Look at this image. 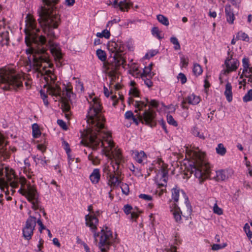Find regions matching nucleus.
Listing matches in <instances>:
<instances>
[{
  "mask_svg": "<svg viewBox=\"0 0 252 252\" xmlns=\"http://www.w3.org/2000/svg\"><path fill=\"white\" fill-rule=\"evenodd\" d=\"M216 178L218 181H224L226 179L227 177L224 171L220 170L216 172Z\"/></svg>",
  "mask_w": 252,
  "mask_h": 252,
  "instance_id": "35",
  "label": "nucleus"
},
{
  "mask_svg": "<svg viewBox=\"0 0 252 252\" xmlns=\"http://www.w3.org/2000/svg\"><path fill=\"white\" fill-rule=\"evenodd\" d=\"M228 57L225 61V64L226 67V71L230 72L235 71L239 65V62L236 59H233V55L230 54V49L228 51Z\"/></svg>",
  "mask_w": 252,
  "mask_h": 252,
  "instance_id": "15",
  "label": "nucleus"
},
{
  "mask_svg": "<svg viewBox=\"0 0 252 252\" xmlns=\"http://www.w3.org/2000/svg\"><path fill=\"white\" fill-rule=\"evenodd\" d=\"M47 50L46 47L29 49V53L32 55L26 61V65L29 66V70L32 68L41 76H46L44 77L46 82L44 88H47V92L49 94L55 95L60 94L61 89L57 85L53 86L50 84L54 83L57 78L52 70H46L47 67L52 68L53 66V64L50 62Z\"/></svg>",
  "mask_w": 252,
  "mask_h": 252,
  "instance_id": "2",
  "label": "nucleus"
},
{
  "mask_svg": "<svg viewBox=\"0 0 252 252\" xmlns=\"http://www.w3.org/2000/svg\"><path fill=\"white\" fill-rule=\"evenodd\" d=\"M112 4L115 8L119 7L121 11H123V9L122 7V2L120 1L118 3L117 0H113L110 1L109 4Z\"/></svg>",
  "mask_w": 252,
  "mask_h": 252,
  "instance_id": "47",
  "label": "nucleus"
},
{
  "mask_svg": "<svg viewBox=\"0 0 252 252\" xmlns=\"http://www.w3.org/2000/svg\"><path fill=\"white\" fill-rule=\"evenodd\" d=\"M36 224V218L34 217L31 216L27 220L25 226L22 229L23 236L25 239L29 240L32 238Z\"/></svg>",
  "mask_w": 252,
  "mask_h": 252,
  "instance_id": "10",
  "label": "nucleus"
},
{
  "mask_svg": "<svg viewBox=\"0 0 252 252\" xmlns=\"http://www.w3.org/2000/svg\"><path fill=\"white\" fill-rule=\"evenodd\" d=\"M146 158V154L143 151L140 152H135V159L139 163H141L143 162V158Z\"/></svg>",
  "mask_w": 252,
  "mask_h": 252,
  "instance_id": "26",
  "label": "nucleus"
},
{
  "mask_svg": "<svg viewBox=\"0 0 252 252\" xmlns=\"http://www.w3.org/2000/svg\"><path fill=\"white\" fill-rule=\"evenodd\" d=\"M242 65L243 70L242 74L240 76V78H242L244 76V74L248 72V68L250 67L249 59L248 58H244L242 60Z\"/></svg>",
  "mask_w": 252,
  "mask_h": 252,
  "instance_id": "25",
  "label": "nucleus"
},
{
  "mask_svg": "<svg viewBox=\"0 0 252 252\" xmlns=\"http://www.w3.org/2000/svg\"><path fill=\"white\" fill-rule=\"evenodd\" d=\"M58 124L64 130H66L67 127L66 123L62 120H58Z\"/></svg>",
  "mask_w": 252,
  "mask_h": 252,
  "instance_id": "57",
  "label": "nucleus"
},
{
  "mask_svg": "<svg viewBox=\"0 0 252 252\" xmlns=\"http://www.w3.org/2000/svg\"><path fill=\"white\" fill-rule=\"evenodd\" d=\"M137 115V118H136L135 116H134L131 119L133 123L136 125H138L139 122L141 121L143 124L145 123L151 127L156 126V113L155 111L149 109L146 110L142 115L138 113Z\"/></svg>",
  "mask_w": 252,
  "mask_h": 252,
  "instance_id": "9",
  "label": "nucleus"
},
{
  "mask_svg": "<svg viewBox=\"0 0 252 252\" xmlns=\"http://www.w3.org/2000/svg\"><path fill=\"white\" fill-rule=\"evenodd\" d=\"M36 222L39 225V231H40V232H41L42 229H45V226L43 225L42 221L40 219H38L37 221L36 220Z\"/></svg>",
  "mask_w": 252,
  "mask_h": 252,
  "instance_id": "61",
  "label": "nucleus"
},
{
  "mask_svg": "<svg viewBox=\"0 0 252 252\" xmlns=\"http://www.w3.org/2000/svg\"><path fill=\"white\" fill-rule=\"evenodd\" d=\"M234 6L239 7V4L241 3V0H227Z\"/></svg>",
  "mask_w": 252,
  "mask_h": 252,
  "instance_id": "60",
  "label": "nucleus"
},
{
  "mask_svg": "<svg viewBox=\"0 0 252 252\" xmlns=\"http://www.w3.org/2000/svg\"><path fill=\"white\" fill-rule=\"evenodd\" d=\"M28 189L26 190V197L28 201L32 204V208L36 209V203L37 202V194L35 188L31 186V185H28Z\"/></svg>",
  "mask_w": 252,
  "mask_h": 252,
  "instance_id": "14",
  "label": "nucleus"
},
{
  "mask_svg": "<svg viewBox=\"0 0 252 252\" xmlns=\"http://www.w3.org/2000/svg\"><path fill=\"white\" fill-rule=\"evenodd\" d=\"M236 39L237 40H239L241 39L242 40L249 42V37L248 35L244 32H239L237 33L236 37Z\"/></svg>",
  "mask_w": 252,
  "mask_h": 252,
  "instance_id": "29",
  "label": "nucleus"
},
{
  "mask_svg": "<svg viewBox=\"0 0 252 252\" xmlns=\"http://www.w3.org/2000/svg\"><path fill=\"white\" fill-rule=\"evenodd\" d=\"M123 48L124 47L121 46V43L120 42H112L108 45V49L111 52V57L113 56L114 59L123 58L122 54Z\"/></svg>",
  "mask_w": 252,
  "mask_h": 252,
  "instance_id": "13",
  "label": "nucleus"
},
{
  "mask_svg": "<svg viewBox=\"0 0 252 252\" xmlns=\"http://www.w3.org/2000/svg\"><path fill=\"white\" fill-rule=\"evenodd\" d=\"M224 94L226 99L228 102H231L232 100V86L230 83L227 82L225 85V90Z\"/></svg>",
  "mask_w": 252,
  "mask_h": 252,
  "instance_id": "23",
  "label": "nucleus"
},
{
  "mask_svg": "<svg viewBox=\"0 0 252 252\" xmlns=\"http://www.w3.org/2000/svg\"><path fill=\"white\" fill-rule=\"evenodd\" d=\"M96 55L98 58L102 62H104L106 59V54L104 51L101 49L96 50Z\"/></svg>",
  "mask_w": 252,
  "mask_h": 252,
  "instance_id": "33",
  "label": "nucleus"
},
{
  "mask_svg": "<svg viewBox=\"0 0 252 252\" xmlns=\"http://www.w3.org/2000/svg\"><path fill=\"white\" fill-rule=\"evenodd\" d=\"M62 145L63 146L64 149L66 151V152L70 153V149L69 148V144L66 141H65L63 139L62 140Z\"/></svg>",
  "mask_w": 252,
  "mask_h": 252,
  "instance_id": "55",
  "label": "nucleus"
},
{
  "mask_svg": "<svg viewBox=\"0 0 252 252\" xmlns=\"http://www.w3.org/2000/svg\"><path fill=\"white\" fill-rule=\"evenodd\" d=\"M68 165L71 170L73 169H77L79 167L77 161H75V159L71 160L69 159L68 162Z\"/></svg>",
  "mask_w": 252,
  "mask_h": 252,
  "instance_id": "49",
  "label": "nucleus"
},
{
  "mask_svg": "<svg viewBox=\"0 0 252 252\" xmlns=\"http://www.w3.org/2000/svg\"><path fill=\"white\" fill-rule=\"evenodd\" d=\"M86 225L90 227L94 233L95 243H97V237L100 236L97 246L101 252H107L114 242V238L111 231L106 227L105 230L101 229L100 232L97 233V225L98 223V219L94 215L88 214L85 216Z\"/></svg>",
  "mask_w": 252,
  "mask_h": 252,
  "instance_id": "3",
  "label": "nucleus"
},
{
  "mask_svg": "<svg viewBox=\"0 0 252 252\" xmlns=\"http://www.w3.org/2000/svg\"><path fill=\"white\" fill-rule=\"evenodd\" d=\"M113 60L114 62L108 63L106 67L108 76L112 78L115 77L117 70L119 67L126 63V60L124 58H113Z\"/></svg>",
  "mask_w": 252,
  "mask_h": 252,
  "instance_id": "12",
  "label": "nucleus"
},
{
  "mask_svg": "<svg viewBox=\"0 0 252 252\" xmlns=\"http://www.w3.org/2000/svg\"><path fill=\"white\" fill-rule=\"evenodd\" d=\"M88 123L90 124L89 126L92 125V127L88 128L83 134L84 139L81 141V143L95 151L103 146V139L108 138L111 136V134L106 131L104 126L103 128L98 130L94 124L90 122Z\"/></svg>",
  "mask_w": 252,
  "mask_h": 252,
  "instance_id": "4",
  "label": "nucleus"
},
{
  "mask_svg": "<svg viewBox=\"0 0 252 252\" xmlns=\"http://www.w3.org/2000/svg\"><path fill=\"white\" fill-rule=\"evenodd\" d=\"M93 103L91 104L88 112L87 118L88 123H91L96 126L98 130L104 127L105 119L101 114L102 107L99 100L94 97L92 100Z\"/></svg>",
  "mask_w": 252,
  "mask_h": 252,
  "instance_id": "6",
  "label": "nucleus"
},
{
  "mask_svg": "<svg viewBox=\"0 0 252 252\" xmlns=\"http://www.w3.org/2000/svg\"><path fill=\"white\" fill-rule=\"evenodd\" d=\"M129 94L132 95L134 97H138L139 92L136 88H131L129 92Z\"/></svg>",
  "mask_w": 252,
  "mask_h": 252,
  "instance_id": "51",
  "label": "nucleus"
},
{
  "mask_svg": "<svg viewBox=\"0 0 252 252\" xmlns=\"http://www.w3.org/2000/svg\"><path fill=\"white\" fill-rule=\"evenodd\" d=\"M6 145L3 137L0 133V160H4L9 157L8 152L5 148Z\"/></svg>",
  "mask_w": 252,
  "mask_h": 252,
  "instance_id": "17",
  "label": "nucleus"
},
{
  "mask_svg": "<svg viewBox=\"0 0 252 252\" xmlns=\"http://www.w3.org/2000/svg\"><path fill=\"white\" fill-rule=\"evenodd\" d=\"M191 175L198 179L199 182L202 183L205 179L209 178L210 175V167L208 163L199 158L189 164L188 169Z\"/></svg>",
  "mask_w": 252,
  "mask_h": 252,
  "instance_id": "8",
  "label": "nucleus"
},
{
  "mask_svg": "<svg viewBox=\"0 0 252 252\" xmlns=\"http://www.w3.org/2000/svg\"><path fill=\"white\" fill-rule=\"evenodd\" d=\"M110 35L111 34L109 31H108L107 30H104L101 32H97L96 33V36L98 37H104L106 39H109L110 38Z\"/></svg>",
  "mask_w": 252,
  "mask_h": 252,
  "instance_id": "36",
  "label": "nucleus"
},
{
  "mask_svg": "<svg viewBox=\"0 0 252 252\" xmlns=\"http://www.w3.org/2000/svg\"><path fill=\"white\" fill-rule=\"evenodd\" d=\"M192 134L195 136L199 137L200 138L204 139L205 136H204L203 133H200L198 131V128L197 127H193L192 130Z\"/></svg>",
  "mask_w": 252,
  "mask_h": 252,
  "instance_id": "46",
  "label": "nucleus"
},
{
  "mask_svg": "<svg viewBox=\"0 0 252 252\" xmlns=\"http://www.w3.org/2000/svg\"><path fill=\"white\" fill-rule=\"evenodd\" d=\"M225 14L227 22L231 24H233L235 17L230 4H227L225 6Z\"/></svg>",
  "mask_w": 252,
  "mask_h": 252,
  "instance_id": "20",
  "label": "nucleus"
},
{
  "mask_svg": "<svg viewBox=\"0 0 252 252\" xmlns=\"http://www.w3.org/2000/svg\"><path fill=\"white\" fill-rule=\"evenodd\" d=\"M100 178L99 170L98 169H94L92 174L90 176V179L93 184L97 183Z\"/></svg>",
  "mask_w": 252,
  "mask_h": 252,
  "instance_id": "22",
  "label": "nucleus"
},
{
  "mask_svg": "<svg viewBox=\"0 0 252 252\" xmlns=\"http://www.w3.org/2000/svg\"><path fill=\"white\" fill-rule=\"evenodd\" d=\"M160 32H161L159 31L158 27H154L152 29V34L156 36L159 39H161L163 38V36H161L160 35Z\"/></svg>",
  "mask_w": 252,
  "mask_h": 252,
  "instance_id": "41",
  "label": "nucleus"
},
{
  "mask_svg": "<svg viewBox=\"0 0 252 252\" xmlns=\"http://www.w3.org/2000/svg\"><path fill=\"white\" fill-rule=\"evenodd\" d=\"M120 2H122V7L123 9V11H124L125 9L127 11L129 7L132 5V3L130 0H123L120 1Z\"/></svg>",
  "mask_w": 252,
  "mask_h": 252,
  "instance_id": "37",
  "label": "nucleus"
},
{
  "mask_svg": "<svg viewBox=\"0 0 252 252\" xmlns=\"http://www.w3.org/2000/svg\"><path fill=\"white\" fill-rule=\"evenodd\" d=\"M114 158L115 159V164L117 165L116 170H118L119 168V165L121 161L122 160V156L121 153L119 151H116L115 154L114 155Z\"/></svg>",
  "mask_w": 252,
  "mask_h": 252,
  "instance_id": "31",
  "label": "nucleus"
},
{
  "mask_svg": "<svg viewBox=\"0 0 252 252\" xmlns=\"http://www.w3.org/2000/svg\"><path fill=\"white\" fill-rule=\"evenodd\" d=\"M114 172L117 171L114 165H112ZM119 172H117L115 174H110L109 175V179L108 183V187L110 186L111 188L114 189V187L118 186L121 184V181L118 178Z\"/></svg>",
  "mask_w": 252,
  "mask_h": 252,
  "instance_id": "18",
  "label": "nucleus"
},
{
  "mask_svg": "<svg viewBox=\"0 0 252 252\" xmlns=\"http://www.w3.org/2000/svg\"><path fill=\"white\" fill-rule=\"evenodd\" d=\"M147 105V104L145 103L144 101L136 100L135 101L134 106L136 108V109L134 111V112L135 113H138V111H141L142 110L143 107H146Z\"/></svg>",
  "mask_w": 252,
  "mask_h": 252,
  "instance_id": "28",
  "label": "nucleus"
},
{
  "mask_svg": "<svg viewBox=\"0 0 252 252\" xmlns=\"http://www.w3.org/2000/svg\"><path fill=\"white\" fill-rule=\"evenodd\" d=\"M181 63L182 67H186L188 65V59H186L184 57L181 58Z\"/></svg>",
  "mask_w": 252,
  "mask_h": 252,
  "instance_id": "59",
  "label": "nucleus"
},
{
  "mask_svg": "<svg viewBox=\"0 0 252 252\" xmlns=\"http://www.w3.org/2000/svg\"><path fill=\"white\" fill-rule=\"evenodd\" d=\"M59 1L60 0H43L45 5L41 7L38 11V23L43 32L49 38L48 43L46 37L39 34L40 30L36 28V21L30 14L26 16V28L24 30L26 34L25 41L27 44L28 45V40H29L30 42L38 45H46V47H49L58 66L62 65L63 54L59 45L53 42V40L57 38L56 32L61 22L60 15L55 6Z\"/></svg>",
  "mask_w": 252,
  "mask_h": 252,
  "instance_id": "1",
  "label": "nucleus"
},
{
  "mask_svg": "<svg viewBox=\"0 0 252 252\" xmlns=\"http://www.w3.org/2000/svg\"><path fill=\"white\" fill-rule=\"evenodd\" d=\"M141 78H142V80L144 81L145 84L148 88H150L153 86V82L151 81L150 79L148 78L147 77H146V76H145L143 75L142 76V77Z\"/></svg>",
  "mask_w": 252,
  "mask_h": 252,
  "instance_id": "48",
  "label": "nucleus"
},
{
  "mask_svg": "<svg viewBox=\"0 0 252 252\" xmlns=\"http://www.w3.org/2000/svg\"><path fill=\"white\" fill-rule=\"evenodd\" d=\"M244 230L249 240L251 241V242L252 244V241L251 240V239L252 238V231L250 230V227L248 223H247L245 224L244 227Z\"/></svg>",
  "mask_w": 252,
  "mask_h": 252,
  "instance_id": "34",
  "label": "nucleus"
},
{
  "mask_svg": "<svg viewBox=\"0 0 252 252\" xmlns=\"http://www.w3.org/2000/svg\"><path fill=\"white\" fill-rule=\"evenodd\" d=\"M193 72L194 74L196 75L201 74L202 72L201 66L198 63L194 64L193 68Z\"/></svg>",
  "mask_w": 252,
  "mask_h": 252,
  "instance_id": "40",
  "label": "nucleus"
},
{
  "mask_svg": "<svg viewBox=\"0 0 252 252\" xmlns=\"http://www.w3.org/2000/svg\"><path fill=\"white\" fill-rule=\"evenodd\" d=\"M143 75L146 76V77H147V76H149L150 77H151V68L145 67V69L143 70V72L140 75L141 77Z\"/></svg>",
  "mask_w": 252,
  "mask_h": 252,
  "instance_id": "52",
  "label": "nucleus"
},
{
  "mask_svg": "<svg viewBox=\"0 0 252 252\" xmlns=\"http://www.w3.org/2000/svg\"><path fill=\"white\" fill-rule=\"evenodd\" d=\"M56 96H59L60 99V101L61 103V108L63 112L64 113L65 117L67 120L70 119V106L68 102L66 100L65 98H64L62 96H61V92L60 94L57 95H55Z\"/></svg>",
  "mask_w": 252,
  "mask_h": 252,
  "instance_id": "16",
  "label": "nucleus"
},
{
  "mask_svg": "<svg viewBox=\"0 0 252 252\" xmlns=\"http://www.w3.org/2000/svg\"><path fill=\"white\" fill-rule=\"evenodd\" d=\"M121 188L122 192L128 195L129 192V189L128 185L126 183H122L121 185Z\"/></svg>",
  "mask_w": 252,
  "mask_h": 252,
  "instance_id": "43",
  "label": "nucleus"
},
{
  "mask_svg": "<svg viewBox=\"0 0 252 252\" xmlns=\"http://www.w3.org/2000/svg\"><path fill=\"white\" fill-rule=\"evenodd\" d=\"M89 160H91L94 164H97L99 162V160L96 156H94L93 153L90 154L88 156Z\"/></svg>",
  "mask_w": 252,
  "mask_h": 252,
  "instance_id": "42",
  "label": "nucleus"
},
{
  "mask_svg": "<svg viewBox=\"0 0 252 252\" xmlns=\"http://www.w3.org/2000/svg\"><path fill=\"white\" fill-rule=\"evenodd\" d=\"M172 198L175 202H178L180 200L181 202H184L187 204V207L189 210V214L191 213L190 206L188 204L189 198L186 195L185 191L183 190H180L178 188H174L172 189Z\"/></svg>",
  "mask_w": 252,
  "mask_h": 252,
  "instance_id": "11",
  "label": "nucleus"
},
{
  "mask_svg": "<svg viewBox=\"0 0 252 252\" xmlns=\"http://www.w3.org/2000/svg\"><path fill=\"white\" fill-rule=\"evenodd\" d=\"M24 164H25V166H24L25 169H29V167H30L31 164H30V163L28 158H26L24 160Z\"/></svg>",
  "mask_w": 252,
  "mask_h": 252,
  "instance_id": "62",
  "label": "nucleus"
},
{
  "mask_svg": "<svg viewBox=\"0 0 252 252\" xmlns=\"http://www.w3.org/2000/svg\"><path fill=\"white\" fill-rule=\"evenodd\" d=\"M216 152L220 156H224L226 152V150L222 144L220 143L216 148Z\"/></svg>",
  "mask_w": 252,
  "mask_h": 252,
  "instance_id": "32",
  "label": "nucleus"
},
{
  "mask_svg": "<svg viewBox=\"0 0 252 252\" xmlns=\"http://www.w3.org/2000/svg\"><path fill=\"white\" fill-rule=\"evenodd\" d=\"M167 175L168 171L164 168H162L161 170V177L160 179V181L161 182V183H159L158 185L159 186L163 187L166 186L168 179Z\"/></svg>",
  "mask_w": 252,
  "mask_h": 252,
  "instance_id": "24",
  "label": "nucleus"
},
{
  "mask_svg": "<svg viewBox=\"0 0 252 252\" xmlns=\"http://www.w3.org/2000/svg\"><path fill=\"white\" fill-rule=\"evenodd\" d=\"M140 198L143 199L146 201H150L152 199V196L145 194H140L139 195Z\"/></svg>",
  "mask_w": 252,
  "mask_h": 252,
  "instance_id": "54",
  "label": "nucleus"
},
{
  "mask_svg": "<svg viewBox=\"0 0 252 252\" xmlns=\"http://www.w3.org/2000/svg\"><path fill=\"white\" fill-rule=\"evenodd\" d=\"M132 209V208L131 205L126 204L124 206V211L126 214L128 215V214L131 213V211Z\"/></svg>",
  "mask_w": 252,
  "mask_h": 252,
  "instance_id": "56",
  "label": "nucleus"
},
{
  "mask_svg": "<svg viewBox=\"0 0 252 252\" xmlns=\"http://www.w3.org/2000/svg\"><path fill=\"white\" fill-rule=\"evenodd\" d=\"M178 79L180 80L182 84H185L187 82V78L186 75L183 73H180L178 75Z\"/></svg>",
  "mask_w": 252,
  "mask_h": 252,
  "instance_id": "53",
  "label": "nucleus"
},
{
  "mask_svg": "<svg viewBox=\"0 0 252 252\" xmlns=\"http://www.w3.org/2000/svg\"><path fill=\"white\" fill-rule=\"evenodd\" d=\"M23 78L20 75H14L12 69H2L0 72V88L5 90H17L23 87Z\"/></svg>",
  "mask_w": 252,
  "mask_h": 252,
  "instance_id": "5",
  "label": "nucleus"
},
{
  "mask_svg": "<svg viewBox=\"0 0 252 252\" xmlns=\"http://www.w3.org/2000/svg\"><path fill=\"white\" fill-rule=\"evenodd\" d=\"M200 101V98L199 96L195 95L193 94H192L183 100L182 102V107L184 109H188L185 105L187 102L190 104L195 105L198 104Z\"/></svg>",
  "mask_w": 252,
  "mask_h": 252,
  "instance_id": "19",
  "label": "nucleus"
},
{
  "mask_svg": "<svg viewBox=\"0 0 252 252\" xmlns=\"http://www.w3.org/2000/svg\"><path fill=\"white\" fill-rule=\"evenodd\" d=\"M213 211L214 213L219 215H220L223 214L222 210L218 206L217 203L214 204Z\"/></svg>",
  "mask_w": 252,
  "mask_h": 252,
  "instance_id": "50",
  "label": "nucleus"
},
{
  "mask_svg": "<svg viewBox=\"0 0 252 252\" xmlns=\"http://www.w3.org/2000/svg\"><path fill=\"white\" fill-rule=\"evenodd\" d=\"M243 100L245 102L252 101V89L249 90L247 93L243 96Z\"/></svg>",
  "mask_w": 252,
  "mask_h": 252,
  "instance_id": "38",
  "label": "nucleus"
},
{
  "mask_svg": "<svg viewBox=\"0 0 252 252\" xmlns=\"http://www.w3.org/2000/svg\"><path fill=\"white\" fill-rule=\"evenodd\" d=\"M32 136L34 138H38L41 134L39 126L36 123H34L32 125Z\"/></svg>",
  "mask_w": 252,
  "mask_h": 252,
  "instance_id": "27",
  "label": "nucleus"
},
{
  "mask_svg": "<svg viewBox=\"0 0 252 252\" xmlns=\"http://www.w3.org/2000/svg\"><path fill=\"white\" fill-rule=\"evenodd\" d=\"M167 121L168 123L173 126H178L177 122L174 119L173 117L170 115H167Z\"/></svg>",
  "mask_w": 252,
  "mask_h": 252,
  "instance_id": "44",
  "label": "nucleus"
},
{
  "mask_svg": "<svg viewBox=\"0 0 252 252\" xmlns=\"http://www.w3.org/2000/svg\"><path fill=\"white\" fill-rule=\"evenodd\" d=\"M221 249V245L220 244H213L212 246V249L214 251L219 250Z\"/></svg>",
  "mask_w": 252,
  "mask_h": 252,
  "instance_id": "63",
  "label": "nucleus"
},
{
  "mask_svg": "<svg viewBox=\"0 0 252 252\" xmlns=\"http://www.w3.org/2000/svg\"><path fill=\"white\" fill-rule=\"evenodd\" d=\"M157 20L159 22L165 26H168L169 24L168 19L167 17L162 14H158L157 16Z\"/></svg>",
  "mask_w": 252,
  "mask_h": 252,
  "instance_id": "30",
  "label": "nucleus"
},
{
  "mask_svg": "<svg viewBox=\"0 0 252 252\" xmlns=\"http://www.w3.org/2000/svg\"><path fill=\"white\" fill-rule=\"evenodd\" d=\"M173 205L174 209H172L171 211L173 212L174 218L177 222L181 223L182 222V212H181L180 208L176 204L174 203Z\"/></svg>",
  "mask_w": 252,
  "mask_h": 252,
  "instance_id": "21",
  "label": "nucleus"
},
{
  "mask_svg": "<svg viewBox=\"0 0 252 252\" xmlns=\"http://www.w3.org/2000/svg\"><path fill=\"white\" fill-rule=\"evenodd\" d=\"M170 42L174 45L175 50H179L181 48V46L178 41V39L176 37H171L170 38Z\"/></svg>",
  "mask_w": 252,
  "mask_h": 252,
  "instance_id": "39",
  "label": "nucleus"
},
{
  "mask_svg": "<svg viewBox=\"0 0 252 252\" xmlns=\"http://www.w3.org/2000/svg\"><path fill=\"white\" fill-rule=\"evenodd\" d=\"M150 105L154 107H158V101L156 100H152L150 102Z\"/></svg>",
  "mask_w": 252,
  "mask_h": 252,
  "instance_id": "64",
  "label": "nucleus"
},
{
  "mask_svg": "<svg viewBox=\"0 0 252 252\" xmlns=\"http://www.w3.org/2000/svg\"><path fill=\"white\" fill-rule=\"evenodd\" d=\"M3 173V169L0 168V176H2ZM4 173L6 180L3 178L0 179V188L1 189H3L4 187L8 188L9 186L13 188H16L18 187L19 184H21L22 187L24 188L27 184V180L25 177H21L19 178L15 175L14 170L8 167H4Z\"/></svg>",
  "mask_w": 252,
  "mask_h": 252,
  "instance_id": "7",
  "label": "nucleus"
},
{
  "mask_svg": "<svg viewBox=\"0 0 252 252\" xmlns=\"http://www.w3.org/2000/svg\"><path fill=\"white\" fill-rule=\"evenodd\" d=\"M158 53V51L156 50H150L148 53H147L144 56V58L145 59H149L150 58L155 56Z\"/></svg>",
  "mask_w": 252,
  "mask_h": 252,
  "instance_id": "45",
  "label": "nucleus"
},
{
  "mask_svg": "<svg viewBox=\"0 0 252 252\" xmlns=\"http://www.w3.org/2000/svg\"><path fill=\"white\" fill-rule=\"evenodd\" d=\"M133 116V114L131 111H126L125 114V118L127 120L131 119Z\"/></svg>",
  "mask_w": 252,
  "mask_h": 252,
  "instance_id": "58",
  "label": "nucleus"
}]
</instances>
